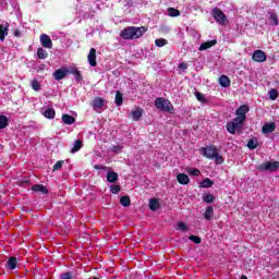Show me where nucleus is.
Here are the masks:
<instances>
[{
	"label": "nucleus",
	"mask_w": 279,
	"mask_h": 279,
	"mask_svg": "<svg viewBox=\"0 0 279 279\" xmlns=\"http://www.w3.org/2000/svg\"><path fill=\"white\" fill-rule=\"evenodd\" d=\"M167 12H168V16H172V17L180 16V11L178 9L168 8Z\"/></svg>",
	"instance_id": "nucleus-28"
},
{
	"label": "nucleus",
	"mask_w": 279,
	"mask_h": 279,
	"mask_svg": "<svg viewBox=\"0 0 279 279\" xmlns=\"http://www.w3.org/2000/svg\"><path fill=\"white\" fill-rule=\"evenodd\" d=\"M279 162L278 161H267L258 166L260 171H276L278 169Z\"/></svg>",
	"instance_id": "nucleus-6"
},
{
	"label": "nucleus",
	"mask_w": 279,
	"mask_h": 279,
	"mask_svg": "<svg viewBox=\"0 0 279 279\" xmlns=\"http://www.w3.org/2000/svg\"><path fill=\"white\" fill-rule=\"evenodd\" d=\"M9 25L8 23L5 24H0V40H5V36H8V29Z\"/></svg>",
	"instance_id": "nucleus-16"
},
{
	"label": "nucleus",
	"mask_w": 279,
	"mask_h": 279,
	"mask_svg": "<svg viewBox=\"0 0 279 279\" xmlns=\"http://www.w3.org/2000/svg\"><path fill=\"white\" fill-rule=\"evenodd\" d=\"M120 204L124 207L130 206V196H122L120 198Z\"/></svg>",
	"instance_id": "nucleus-33"
},
{
	"label": "nucleus",
	"mask_w": 279,
	"mask_h": 279,
	"mask_svg": "<svg viewBox=\"0 0 279 279\" xmlns=\"http://www.w3.org/2000/svg\"><path fill=\"white\" fill-rule=\"evenodd\" d=\"M110 191H111V193H113V195H117V193H119L121 191V186H119V185H111L110 186Z\"/></svg>",
	"instance_id": "nucleus-39"
},
{
	"label": "nucleus",
	"mask_w": 279,
	"mask_h": 279,
	"mask_svg": "<svg viewBox=\"0 0 279 279\" xmlns=\"http://www.w3.org/2000/svg\"><path fill=\"white\" fill-rule=\"evenodd\" d=\"M37 56L39 58V60H46L47 56H49V53H47V50L39 48L37 50Z\"/></svg>",
	"instance_id": "nucleus-27"
},
{
	"label": "nucleus",
	"mask_w": 279,
	"mask_h": 279,
	"mask_svg": "<svg viewBox=\"0 0 279 279\" xmlns=\"http://www.w3.org/2000/svg\"><path fill=\"white\" fill-rule=\"evenodd\" d=\"M187 173H190V175H199V170H197V169H190L187 171Z\"/></svg>",
	"instance_id": "nucleus-44"
},
{
	"label": "nucleus",
	"mask_w": 279,
	"mask_h": 279,
	"mask_svg": "<svg viewBox=\"0 0 279 279\" xmlns=\"http://www.w3.org/2000/svg\"><path fill=\"white\" fill-rule=\"evenodd\" d=\"M155 108H157V110H162V112H169L170 114H173V105L168 99L156 98Z\"/></svg>",
	"instance_id": "nucleus-4"
},
{
	"label": "nucleus",
	"mask_w": 279,
	"mask_h": 279,
	"mask_svg": "<svg viewBox=\"0 0 279 279\" xmlns=\"http://www.w3.org/2000/svg\"><path fill=\"white\" fill-rule=\"evenodd\" d=\"M276 131V123L269 122L263 125L262 132L263 134H271V132Z\"/></svg>",
	"instance_id": "nucleus-13"
},
{
	"label": "nucleus",
	"mask_w": 279,
	"mask_h": 279,
	"mask_svg": "<svg viewBox=\"0 0 279 279\" xmlns=\"http://www.w3.org/2000/svg\"><path fill=\"white\" fill-rule=\"evenodd\" d=\"M62 121L65 123V125H73L75 123V118L69 114H63L62 116Z\"/></svg>",
	"instance_id": "nucleus-21"
},
{
	"label": "nucleus",
	"mask_w": 279,
	"mask_h": 279,
	"mask_svg": "<svg viewBox=\"0 0 279 279\" xmlns=\"http://www.w3.org/2000/svg\"><path fill=\"white\" fill-rule=\"evenodd\" d=\"M247 147L248 149H256V147H258V144L256 143V141L250 140L247 143Z\"/></svg>",
	"instance_id": "nucleus-37"
},
{
	"label": "nucleus",
	"mask_w": 279,
	"mask_h": 279,
	"mask_svg": "<svg viewBox=\"0 0 279 279\" xmlns=\"http://www.w3.org/2000/svg\"><path fill=\"white\" fill-rule=\"evenodd\" d=\"M123 105V94L120 92H117L116 94V106H122Z\"/></svg>",
	"instance_id": "nucleus-31"
},
{
	"label": "nucleus",
	"mask_w": 279,
	"mask_h": 279,
	"mask_svg": "<svg viewBox=\"0 0 279 279\" xmlns=\"http://www.w3.org/2000/svg\"><path fill=\"white\" fill-rule=\"evenodd\" d=\"M203 202H205V204H213L215 196H213V194H206L203 196Z\"/></svg>",
	"instance_id": "nucleus-32"
},
{
	"label": "nucleus",
	"mask_w": 279,
	"mask_h": 279,
	"mask_svg": "<svg viewBox=\"0 0 279 279\" xmlns=\"http://www.w3.org/2000/svg\"><path fill=\"white\" fill-rule=\"evenodd\" d=\"M75 80H82V74L78 72L74 74Z\"/></svg>",
	"instance_id": "nucleus-47"
},
{
	"label": "nucleus",
	"mask_w": 279,
	"mask_h": 279,
	"mask_svg": "<svg viewBox=\"0 0 279 279\" xmlns=\"http://www.w3.org/2000/svg\"><path fill=\"white\" fill-rule=\"evenodd\" d=\"M155 45L156 47H165V45H167V39L165 38L156 39Z\"/></svg>",
	"instance_id": "nucleus-36"
},
{
	"label": "nucleus",
	"mask_w": 279,
	"mask_h": 279,
	"mask_svg": "<svg viewBox=\"0 0 279 279\" xmlns=\"http://www.w3.org/2000/svg\"><path fill=\"white\" fill-rule=\"evenodd\" d=\"M177 181L179 182V184L186 185V184H189V182H191V179L189 178V175H186L184 173H179L177 175Z\"/></svg>",
	"instance_id": "nucleus-15"
},
{
	"label": "nucleus",
	"mask_w": 279,
	"mask_h": 279,
	"mask_svg": "<svg viewBox=\"0 0 279 279\" xmlns=\"http://www.w3.org/2000/svg\"><path fill=\"white\" fill-rule=\"evenodd\" d=\"M149 208L150 210H156L157 208H160V203L156 198H151L149 201Z\"/></svg>",
	"instance_id": "nucleus-24"
},
{
	"label": "nucleus",
	"mask_w": 279,
	"mask_h": 279,
	"mask_svg": "<svg viewBox=\"0 0 279 279\" xmlns=\"http://www.w3.org/2000/svg\"><path fill=\"white\" fill-rule=\"evenodd\" d=\"M241 279H247V277L246 276H242Z\"/></svg>",
	"instance_id": "nucleus-49"
},
{
	"label": "nucleus",
	"mask_w": 279,
	"mask_h": 279,
	"mask_svg": "<svg viewBox=\"0 0 279 279\" xmlns=\"http://www.w3.org/2000/svg\"><path fill=\"white\" fill-rule=\"evenodd\" d=\"M247 112H250V107L246 105L241 106L236 111V118L227 124V131L229 134H234V132H241L243 128V123H245V120L247 119Z\"/></svg>",
	"instance_id": "nucleus-1"
},
{
	"label": "nucleus",
	"mask_w": 279,
	"mask_h": 279,
	"mask_svg": "<svg viewBox=\"0 0 279 279\" xmlns=\"http://www.w3.org/2000/svg\"><path fill=\"white\" fill-rule=\"evenodd\" d=\"M87 60L90 66H97V50H95V48L90 49Z\"/></svg>",
	"instance_id": "nucleus-11"
},
{
	"label": "nucleus",
	"mask_w": 279,
	"mask_h": 279,
	"mask_svg": "<svg viewBox=\"0 0 279 279\" xmlns=\"http://www.w3.org/2000/svg\"><path fill=\"white\" fill-rule=\"evenodd\" d=\"M202 154L206 158H209V160H216L217 165H223V157L219 155V149L216 147L209 146L206 148H202Z\"/></svg>",
	"instance_id": "nucleus-3"
},
{
	"label": "nucleus",
	"mask_w": 279,
	"mask_h": 279,
	"mask_svg": "<svg viewBox=\"0 0 279 279\" xmlns=\"http://www.w3.org/2000/svg\"><path fill=\"white\" fill-rule=\"evenodd\" d=\"M107 180L111 183H114L119 180V174H117V172H114V171L108 172Z\"/></svg>",
	"instance_id": "nucleus-22"
},
{
	"label": "nucleus",
	"mask_w": 279,
	"mask_h": 279,
	"mask_svg": "<svg viewBox=\"0 0 279 279\" xmlns=\"http://www.w3.org/2000/svg\"><path fill=\"white\" fill-rule=\"evenodd\" d=\"M252 60H254V62H265L267 60V54L263 50H255Z\"/></svg>",
	"instance_id": "nucleus-8"
},
{
	"label": "nucleus",
	"mask_w": 279,
	"mask_h": 279,
	"mask_svg": "<svg viewBox=\"0 0 279 279\" xmlns=\"http://www.w3.org/2000/svg\"><path fill=\"white\" fill-rule=\"evenodd\" d=\"M268 95H269V99H271V101H276V99H278V89H270L268 92Z\"/></svg>",
	"instance_id": "nucleus-30"
},
{
	"label": "nucleus",
	"mask_w": 279,
	"mask_h": 279,
	"mask_svg": "<svg viewBox=\"0 0 279 279\" xmlns=\"http://www.w3.org/2000/svg\"><path fill=\"white\" fill-rule=\"evenodd\" d=\"M219 84L222 88H228L230 86V78L226 75H221L219 78Z\"/></svg>",
	"instance_id": "nucleus-20"
},
{
	"label": "nucleus",
	"mask_w": 279,
	"mask_h": 279,
	"mask_svg": "<svg viewBox=\"0 0 279 279\" xmlns=\"http://www.w3.org/2000/svg\"><path fill=\"white\" fill-rule=\"evenodd\" d=\"M16 265H19V260H16V257H10L7 262V269H16Z\"/></svg>",
	"instance_id": "nucleus-18"
},
{
	"label": "nucleus",
	"mask_w": 279,
	"mask_h": 279,
	"mask_svg": "<svg viewBox=\"0 0 279 279\" xmlns=\"http://www.w3.org/2000/svg\"><path fill=\"white\" fill-rule=\"evenodd\" d=\"M68 73H69V69L61 68V69H58L57 71H54L53 77L57 81L64 80L66 77Z\"/></svg>",
	"instance_id": "nucleus-10"
},
{
	"label": "nucleus",
	"mask_w": 279,
	"mask_h": 279,
	"mask_svg": "<svg viewBox=\"0 0 279 279\" xmlns=\"http://www.w3.org/2000/svg\"><path fill=\"white\" fill-rule=\"evenodd\" d=\"M270 25H278V15L276 13H270Z\"/></svg>",
	"instance_id": "nucleus-35"
},
{
	"label": "nucleus",
	"mask_w": 279,
	"mask_h": 279,
	"mask_svg": "<svg viewBox=\"0 0 279 279\" xmlns=\"http://www.w3.org/2000/svg\"><path fill=\"white\" fill-rule=\"evenodd\" d=\"M145 32H147V28H145V26H130L122 31L121 38H123L124 40H134L136 38H141V36L145 34Z\"/></svg>",
	"instance_id": "nucleus-2"
},
{
	"label": "nucleus",
	"mask_w": 279,
	"mask_h": 279,
	"mask_svg": "<svg viewBox=\"0 0 279 279\" xmlns=\"http://www.w3.org/2000/svg\"><path fill=\"white\" fill-rule=\"evenodd\" d=\"M196 99L201 101V104H206V97L202 93H196Z\"/></svg>",
	"instance_id": "nucleus-38"
},
{
	"label": "nucleus",
	"mask_w": 279,
	"mask_h": 279,
	"mask_svg": "<svg viewBox=\"0 0 279 279\" xmlns=\"http://www.w3.org/2000/svg\"><path fill=\"white\" fill-rule=\"evenodd\" d=\"M15 36H21V34L19 32H15Z\"/></svg>",
	"instance_id": "nucleus-48"
},
{
	"label": "nucleus",
	"mask_w": 279,
	"mask_h": 279,
	"mask_svg": "<svg viewBox=\"0 0 279 279\" xmlns=\"http://www.w3.org/2000/svg\"><path fill=\"white\" fill-rule=\"evenodd\" d=\"M105 104H106V100H104V98L96 97L93 100L92 106H93L95 112L101 113V108H104Z\"/></svg>",
	"instance_id": "nucleus-7"
},
{
	"label": "nucleus",
	"mask_w": 279,
	"mask_h": 279,
	"mask_svg": "<svg viewBox=\"0 0 279 279\" xmlns=\"http://www.w3.org/2000/svg\"><path fill=\"white\" fill-rule=\"evenodd\" d=\"M60 279H73V276L71 275V272H65L60 276Z\"/></svg>",
	"instance_id": "nucleus-43"
},
{
	"label": "nucleus",
	"mask_w": 279,
	"mask_h": 279,
	"mask_svg": "<svg viewBox=\"0 0 279 279\" xmlns=\"http://www.w3.org/2000/svg\"><path fill=\"white\" fill-rule=\"evenodd\" d=\"M64 165V161H58L54 166H53V171H58L60 169H62V166Z\"/></svg>",
	"instance_id": "nucleus-42"
},
{
	"label": "nucleus",
	"mask_w": 279,
	"mask_h": 279,
	"mask_svg": "<svg viewBox=\"0 0 279 279\" xmlns=\"http://www.w3.org/2000/svg\"><path fill=\"white\" fill-rule=\"evenodd\" d=\"M80 149H82V142L80 140H76L74 142V145H73L72 149H71V153L75 154V153L80 151Z\"/></svg>",
	"instance_id": "nucleus-25"
},
{
	"label": "nucleus",
	"mask_w": 279,
	"mask_h": 279,
	"mask_svg": "<svg viewBox=\"0 0 279 279\" xmlns=\"http://www.w3.org/2000/svg\"><path fill=\"white\" fill-rule=\"evenodd\" d=\"M8 128V117L0 116V130H5Z\"/></svg>",
	"instance_id": "nucleus-29"
},
{
	"label": "nucleus",
	"mask_w": 279,
	"mask_h": 279,
	"mask_svg": "<svg viewBox=\"0 0 279 279\" xmlns=\"http://www.w3.org/2000/svg\"><path fill=\"white\" fill-rule=\"evenodd\" d=\"M179 69H181V71H186L189 69V65L184 62L179 64Z\"/></svg>",
	"instance_id": "nucleus-45"
},
{
	"label": "nucleus",
	"mask_w": 279,
	"mask_h": 279,
	"mask_svg": "<svg viewBox=\"0 0 279 279\" xmlns=\"http://www.w3.org/2000/svg\"><path fill=\"white\" fill-rule=\"evenodd\" d=\"M40 44L45 47V49L53 48V41H51V37H49L47 34H43L40 36Z\"/></svg>",
	"instance_id": "nucleus-9"
},
{
	"label": "nucleus",
	"mask_w": 279,
	"mask_h": 279,
	"mask_svg": "<svg viewBox=\"0 0 279 279\" xmlns=\"http://www.w3.org/2000/svg\"><path fill=\"white\" fill-rule=\"evenodd\" d=\"M213 184H214L213 180L207 178V179L202 181L201 189H210V186H213Z\"/></svg>",
	"instance_id": "nucleus-26"
},
{
	"label": "nucleus",
	"mask_w": 279,
	"mask_h": 279,
	"mask_svg": "<svg viewBox=\"0 0 279 279\" xmlns=\"http://www.w3.org/2000/svg\"><path fill=\"white\" fill-rule=\"evenodd\" d=\"M32 191H35V193H43L45 195V193H47V187H45L44 185L37 184L32 186Z\"/></svg>",
	"instance_id": "nucleus-23"
},
{
	"label": "nucleus",
	"mask_w": 279,
	"mask_h": 279,
	"mask_svg": "<svg viewBox=\"0 0 279 279\" xmlns=\"http://www.w3.org/2000/svg\"><path fill=\"white\" fill-rule=\"evenodd\" d=\"M214 215H215V209L213 208V206H208L204 214L205 219L207 221H210V219H213Z\"/></svg>",
	"instance_id": "nucleus-19"
},
{
	"label": "nucleus",
	"mask_w": 279,
	"mask_h": 279,
	"mask_svg": "<svg viewBox=\"0 0 279 279\" xmlns=\"http://www.w3.org/2000/svg\"><path fill=\"white\" fill-rule=\"evenodd\" d=\"M211 16L219 23V25H226V21H228V17H226V14L222 13L219 8L213 9Z\"/></svg>",
	"instance_id": "nucleus-5"
},
{
	"label": "nucleus",
	"mask_w": 279,
	"mask_h": 279,
	"mask_svg": "<svg viewBox=\"0 0 279 279\" xmlns=\"http://www.w3.org/2000/svg\"><path fill=\"white\" fill-rule=\"evenodd\" d=\"M215 45H217L216 39H213V40H209V41H205V43H203V44L199 46L198 50H199V51H206V50H208V49L215 47Z\"/></svg>",
	"instance_id": "nucleus-14"
},
{
	"label": "nucleus",
	"mask_w": 279,
	"mask_h": 279,
	"mask_svg": "<svg viewBox=\"0 0 279 279\" xmlns=\"http://www.w3.org/2000/svg\"><path fill=\"white\" fill-rule=\"evenodd\" d=\"M41 112L46 119H56V110L51 107H44Z\"/></svg>",
	"instance_id": "nucleus-12"
},
{
	"label": "nucleus",
	"mask_w": 279,
	"mask_h": 279,
	"mask_svg": "<svg viewBox=\"0 0 279 279\" xmlns=\"http://www.w3.org/2000/svg\"><path fill=\"white\" fill-rule=\"evenodd\" d=\"M32 88L33 90H40V83H38V81H33Z\"/></svg>",
	"instance_id": "nucleus-40"
},
{
	"label": "nucleus",
	"mask_w": 279,
	"mask_h": 279,
	"mask_svg": "<svg viewBox=\"0 0 279 279\" xmlns=\"http://www.w3.org/2000/svg\"><path fill=\"white\" fill-rule=\"evenodd\" d=\"M175 229L180 230V232H186V230H189V227H186L184 222H178Z\"/></svg>",
	"instance_id": "nucleus-34"
},
{
	"label": "nucleus",
	"mask_w": 279,
	"mask_h": 279,
	"mask_svg": "<svg viewBox=\"0 0 279 279\" xmlns=\"http://www.w3.org/2000/svg\"><path fill=\"white\" fill-rule=\"evenodd\" d=\"M131 117L134 121H138L141 117H143V109L136 108L133 111H131Z\"/></svg>",
	"instance_id": "nucleus-17"
},
{
	"label": "nucleus",
	"mask_w": 279,
	"mask_h": 279,
	"mask_svg": "<svg viewBox=\"0 0 279 279\" xmlns=\"http://www.w3.org/2000/svg\"><path fill=\"white\" fill-rule=\"evenodd\" d=\"M190 241H193V243H196V244L202 243V239H199V236L197 235H191Z\"/></svg>",
	"instance_id": "nucleus-41"
},
{
	"label": "nucleus",
	"mask_w": 279,
	"mask_h": 279,
	"mask_svg": "<svg viewBox=\"0 0 279 279\" xmlns=\"http://www.w3.org/2000/svg\"><path fill=\"white\" fill-rule=\"evenodd\" d=\"M68 73H71L72 75H76L80 71L75 68H72V69H68Z\"/></svg>",
	"instance_id": "nucleus-46"
}]
</instances>
